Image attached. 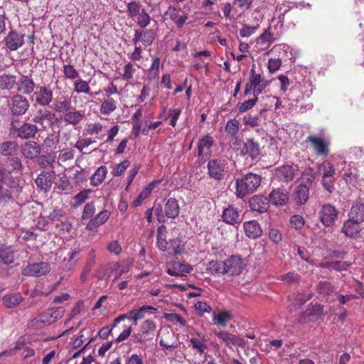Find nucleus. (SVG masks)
<instances>
[{"mask_svg":"<svg viewBox=\"0 0 364 364\" xmlns=\"http://www.w3.org/2000/svg\"><path fill=\"white\" fill-rule=\"evenodd\" d=\"M311 292L298 293L294 296V305L295 308H299L312 298Z\"/></svg>","mask_w":364,"mask_h":364,"instance_id":"bf43d9fd","label":"nucleus"},{"mask_svg":"<svg viewBox=\"0 0 364 364\" xmlns=\"http://www.w3.org/2000/svg\"><path fill=\"white\" fill-rule=\"evenodd\" d=\"M279 279L289 284H296L300 282V276L295 272H290L280 275Z\"/></svg>","mask_w":364,"mask_h":364,"instance_id":"13d9d810","label":"nucleus"},{"mask_svg":"<svg viewBox=\"0 0 364 364\" xmlns=\"http://www.w3.org/2000/svg\"><path fill=\"white\" fill-rule=\"evenodd\" d=\"M117 108V101L109 96H105L101 100L100 107V112L102 114L109 115L113 113Z\"/></svg>","mask_w":364,"mask_h":364,"instance_id":"c85d7f7f","label":"nucleus"},{"mask_svg":"<svg viewBox=\"0 0 364 364\" xmlns=\"http://www.w3.org/2000/svg\"><path fill=\"white\" fill-rule=\"evenodd\" d=\"M275 177L277 180L282 182H289L294 179L295 174V169L293 166L289 165H284L278 167L275 170Z\"/></svg>","mask_w":364,"mask_h":364,"instance_id":"4be33fe9","label":"nucleus"},{"mask_svg":"<svg viewBox=\"0 0 364 364\" xmlns=\"http://www.w3.org/2000/svg\"><path fill=\"white\" fill-rule=\"evenodd\" d=\"M262 181L261 176L249 173L242 178L235 181V194L238 198H243L247 194L257 191L260 186Z\"/></svg>","mask_w":364,"mask_h":364,"instance_id":"f257e3e1","label":"nucleus"},{"mask_svg":"<svg viewBox=\"0 0 364 364\" xmlns=\"http://www.w3.org/2000/svg\"><path fill=\"white\" fill-rule=\"evenodd\" d=\"M215 335L220 339L228 347L238 346H242L244 343L243 339L235 335L231 334L226 331H220L215 333Z\"/></svg>","mask_w":364,"mask_h":364,"instance_id":"a878e982","label":"nucleus"},{"mask_svg":"<svg viewBox=\"0 0 364 364\" xmlns=\"http://www.w3.org/2000/svg\"><path fill=\"white\" fill-rule=\"evenodd\" d=\"M127 9L129 15L132 18H135L137 15H139L143 10H144L141 8V6L136 1L129 2L127 4Z\"/></svg>","mask_w":364,"mask_h":364,"instance_id":"0e129e2a","label":"nucleus"},{"mask_svg":"<svg viewBox=\"0 0 364 364\" xmlns=\"http://www.w3.org/2000/svg\"><path fill=\"white\" fill-rule=\"evenodd\" d=\"M276 40L272 33L271 28L268 27L257 38V44L264 46L265 48H268L270 45Z\"/></svg>","mask_w":364,"mask_h":364,"instance_id":"09e8293b","label":"nucleus"},{"mask_svg":"<svg viewBox=\"0 0 364 364\" xmlns=\"http://www.w3.org/2000/svg\"><path fill=\"white\" fill-rule=\"evenodd\" d=\"M317 291L320 294L328 296L333 291L331 284L326 281H321L317 286Z\"/></svg>","mask_w":364,"mask_h":364,"instance_id":"774afa93","label":"nucleus"},{"mask_svg":"<svg viewBox=\"0 0 364 364\" xmlns=\"http://www.w3.org/2000/svg\"><path fill=\"white\" fill-rule=\"evenodd\" d=\"M360 223L350 218L344 222L341 228V232L348 237H355L360 231Z\"/></svg>","mask_w":364,"mask_h":364,"instance_id":"cd10ccee","label":"nucleus"},{"mask_svg":"<svg viewBox=\"0 0 364 364\" xmlns=\"http://www.w3.org/2000/svg\"><path fill=\"white\" fill-rule=\"evenodd\" d=\"M23 301V297L19 293L6 294L2 297L4 306L7 308H14L20 304Z\"/></svg>","mask_w":364,"mask_h":364,"instance_id":"79ce46f5","label":"nucleus"},{"mask_svg":"<svg viewBox=\"0 0 364 364\" xmlns=\"http://www.w3.org/2000/svg\"><path fill=\"white\" fill-rule=\"evenodd\" d=\"M16 82V78L14 75L9 74L0 75V89L10 90Z\"/></svg>","mask_w":364,"mask_h":364,"instance_id":"6e6d98bb","label":"nucleus"},{"mask_svg":"<svg viewBox=\"0 0 364 364\" xmlns=\"http://www.w3.org/2000/svg\"><path fill=\"white\" fill-rule=\"evenodd\" d=\"M268 199L274 205H284L289 200V194L284 188H276L269 193Z\"/></svg>","mask_w":364,"mask_h":364,"instance_id":"aec40b11","label":"nucleus"},{"mask_svg":"<svg viewBox=\"0 0 364 364\" xmlns=\"http://www.w3.org/2000/svg\"><path fill=\"white\" fill-rule=\"evenodd\" d=\"M9 106L14 115H22L28 110L29 102L25 97L16 95L11 98Z\"/></svg>","mask_w":364,"mask_h":364,"instance_id":"4468645a","label":"nucleus"},{"mask_svg":"<svg viewBox=\"0 0 364 364\" xmlns=\"http://www.w3.org/2000/svg\"><path fill=\"white\" fill-rule=\"evenodd\" d=\"M53 114L46 109H39L36 113L33 122L43 127L50 126L52 124Z\"/></svg>","mask_w":364,"mask_h":364,"instance_id":"2f4dec72","label":"nucleus"},{"mask_svg":"<svg viewBox=\"0 0 364 364\" xmlns=\"http://www.w3.org/2000/svg\"><path fill=\"white\" fill-rule=\"evenodd\" d=\"M161 336L159 341L161 346L166 349L176 348L180 345L178 336L175 334L173 331L170 327L164 328L161 331Z\"/></svg>","mask_w":364,"mask_h":364,"instance_id":"1a4fd4ad","label":"nucleus"},{"mask_svg":"<svg viewBox=\"0 0 364 364\" xmlns=\"http://www.w3.org/2000/svg\"><path fill=\"white\" fill-rule=\"evenodd\" d=\"M224 267H225V274L235 276L242 272L245 267V264L240 257L233 255L224 261Z\"/></svg>","mask_w":364,"mask_h":364,"instance_id":"9d476101","label":"nucleus"},{"mask_svg":"<svg viewBox=\"0 0 364 364\" xmlns=\"http://www.w3.org/2000/svg\"><path fill=\"white\" fill-rule=\"evenodd\" d=\"M59 142V136L54 134H48L43 140V146L47 149H55Z\"/></svg>","mask_w":364,"mask_h":364,"instance_id":"e2e57ef3","label":"nucleus"},{"mask_svg":"<svg viewBox=\"0 0 364 364\" xmlns=\"http://www.w3.org/2000/svg\"><path fill=\"white\" fill-rule=\"evenodd\" d=\"M110 213L107 210H103L87 224L86 229L93 230L104 224L109 218Z\"/></svg>","mask_w":364,"mask_h":364,"instance_id":"c9c22d12","label":"nucleus"},{"mask_svg":"<svg viewBox=\"0 0 364 364\" xmlns=\"http://www.w3.org/2000/svg\"><path fill=\"white\" fill-rule=\"evenodd\" d=\"M318 267L336 271H343L346 270L350 267V263L341 261L326 262L321 263Z\"/></svg>","mask_w":364,"mask_h":364,"instance_id":"8fccbe9b","label":"nucleus"},{"mask_svg":"<svg viewBox=\"0 0 364 364\" xmlns=\"http://www.w3.org/2000/svg\"><path fill=\"white\" fill-rule=\"evenodd\" d=\"M53 107L57 112L66 113L73 108L71 99L70 97L63 96L55 100Z\"/></svg>","mask_w":364,"mask_h":364,"instance_id":"4c0bfd02","label":"nucleus"},{"mask_svg":"<svg viewBox=\"0 0 364 364\" xmlns=\"http://www.w3.org/2000/svg\"><path fill=\"white\" fill-rule=\"evenodd\" d=\"M225 267H224V261L218 262L215 260L210 261L207 267V270L212 274H225Z\"/></svg>","mask_w":364,"mask_h":364,"instance_id":"5fc2aeb1","label":"nucleus"},{"mask_svg":"<svg viewBox=\"0 0 364 364\" xmlns=\"http://www.w3.org/2000/svg\"><path fill=\"white\" fill-rule=\"evenodd\" d=\"M73 90L77 94L85 93L88 94L91 97H94L96 95H98L100 92L95 93L90 92V87L86 80L78 77L73 82Z\"/></svg>","mask_w":364,"mask_h":364,"instance_id":"e433bc0d","label":"nucleus"},{"mask_svg":"<svg viewBox=\"0 0 364 364\" xmlns=\"http://www.w3.org/2000/svg\"><path fill=\"white\" fill-rule=\"evenodd\" d=\"M306 141L310 144L317 156L326 157L329 154L330 141L325 137L316 135H309Z\"/></svg>","mask_w":364,"mask_h":364,"instance_id":"423d86ee","label":"nucleus"},{"mask_svg":"<svg viewBox=\"0 0 364 364\" xmlns=\"http://www.w3.org/2000/svg\"><path fill=\"white\" fill-rule=\"evenodd\" d=\"M262 72L257 73L255 65L252 66L250 76L244 90V95H247L252 92L254 96H257L263 92L269 85V82L262 75Z\"/></svg>","mask_w":364,"mask_h":364,"instance_id":"7ed1b4c3","label":"nucleus"},{"mask_svg":"<svg viewBox=\"0 0 364 364\" xmlns=\"http://www.w3.org/2000/svg\"><path fill=\"white\" fill-rule=\"evenodd\" d=\"M50 270V265L47 262H39V263H33L26 266L23 269L21 273L24 276L28 277H41L47 273H48Z\"/></svg>","mask_w":364,"mask_h":364,"instance_id":"9b49d317","label":"nucleus"},{"mask_svg":"<svg viewBox=\"0 0 364 364\" xmlns=\"http://www.w3.org/2000/svg\"><path fill=\"white\" fill-rule=\"evenodd\" d=\"M318 173L321 176V184L328 192L332 193L335 190L334 182L336 181V169L334 166L328 161H325L318 167Z\"/></svg>","mask_w":364,"mask_h":364,"instance_id":"39448f33","label":"nucleus"},{"mask_svg":"<svg viewBox=\"0 0 364 364\" xmlns=\"http://www.w3.org/2000/svg\"><path fill=\"white\" fill-rule=\"evenodd\" d=\"M240 122L236 119H229L225 126V132L230 136L235 137L240 130Z\"/></svg>","mask_w":364,"mask_h":364,"instance_id":"864d4df0","label":"nucleus"},{"mask_svg":"<svg viewBox=\"0 0 364 364\" xmlns=\"http://www.w3.org/2000/svg\"><path fill=\"white\" fill-rule=\"evenodd\" d=\"M260 147L259 144L254 139H247L240 149L242 156H247L251 159H255L260 155Z\"/></svg>","mask_w":364,"mask_h":364,"instance_id":"f3484780","label":"nucleus"},{"mask_svg":"<svg viewBox=\"0 0 364 364\" xmlns=\"http://www.w3.org/2000/svg\"><path fill=\"white\" fill-rule=\"evenodd\" d=\"M18 151V145L16 141H4L0 143V154L4 156L16 155Z\"/></svg>","mask_w":364,"mask_h":364,"instance_id":"58836bf2","label":"nucleus"},{"mask_svg":"<svg viewBox=\"0 0 364 364\" xmlns=\"http://www.w3.org/2000/svg\"><path fill=\"white\" fill-rule=\"evenodd\" d=\"M84 113L82 111H77L75 109H70L66 113H65L63 120L71 124L73 126H75L78 124L81 120L83 119Z\"/></svg>","mask_w":364,"mask_h":364,"instance_id":"a19ab883","label":"nucleus"},{"mask_svg":"<svg viewBox=\"0 0 364 364\" xmlns=\"http://www.w3.org/2000/svg\"><path fill=\"white\" fill-rule=\"evenodd\" d=\"M64 314L65 309L63 306L50 308L33 318L29 323V326L36 329L42 328L55 322Z\"/></svg>","mask_w":364,"mask_h":364,"instance_id":"f03ea898","label":"nucleus"},{"mask_svg":"<svg viewBox=\"0 0 364 364\" xmlns=\"http://www.w3.org/2000/svg\"><path fill=\"white\" fill-rule=\"evenodd\" d=\"M167 230L164 225L159 226L157 229V246L163 252L168 249V242L166 241Z\"/></svg>","mask_w":364,"mask_h":364,"instance_id":"de8ad7c7","label":"nucleus"},{"mask_svg":"<svg viewBox=\"0 0 364 364\" xmlns=\"http://www.w3.org/2000/svg\"><path fill=\"white\" fill-rule=\"evenodd\" d=\"M309 197V188L307 185L300 184L297 186L292 193V198L297 205H304Z\"/></svg>","mask_w":364,"mask_h":364,"instance_id":"5701e85b","label":"nucleus"},{"mask_svg":"<svg viewBox=\"0 0 364 364\" xmlns=\"http://www.w3.org/2000/svg\"><path fill=\"white\" fill-rule=\"evenodd\" d=\"M38 132L36 125L31 123H24L17 129V136L23 139L33 138Z\"/></svg>","mask_w":364,"mask_h":364,"instance_id":"72a5a7b5","label":"nucleus"},{"mask_svg":"<svg viewBox=\"0 0 364 364\" xmlns=\"http://www.w3.org/2000/svg\"><path fill=\"white\" fill-rule=\"evenodd\" d=\"M156 330V323L154 321L145 320L140 325L139 331L133 333L131 341L134 344L146 346L147 342L154 338Z\"/></svg>","mask_w":364,"mask_h":364,"instance_id":"20e7f679","label":"nucleus"},{"mask_svg":"<svg viewBox=\"0 0 364 364\" xmlns=\"http://www.w3.org/2000/svg\"><path fill=\"white\" fill-rule=\"evenodd\" d=\"M227 168L228 163L225 159H211L208 163L209 176L217 181H220L224 178Z\"/></svg>","mask_w":364,"mask_h":364,"instance_id":"0eeeda50","label":"nucleus"},{"mask_svg":"<svg viewBox=\"0 0 364 364\" xmlns=\"http://www.w3.org/2000/svg\"><path fill=\"white\" fill-rule=\"evenodd\" d=\"M157 309L151 306L144 305L139 308L134 309L129 311V320L134 324L138 323V321L144 318L146 314H153Z\"/></svg>","mask_w":364,"mask_h":364,"instance_id":"6ab92c4d","label":"nucleus"},{"mask_svg":"<svg viewBox=\"0 0 364 364\" xmlns=\"http://www.w3.org/2000/svg\"><path fill=\"white\" fill-rule=\"evenodd\" d=\"M232 318L231 314L228 311H220L218 314H214L213 316V321L215 324L225 327L228 321Z\"/></svg>","mask_w":364,"mask_h":364,"instance_id":"3c124183","label":"nucleus"},{"mask_svg":"<svg viewBox=\"0 0 364 364\" xmlns=\"http://www.w3.org/2000/svg\"><path fill=\"white\" fill-rule=\"evenodd\" d=\"M15 257L14 251L11 247L0 244V262L4 264H10L14 262Z\"/></svg>","mask_w":364,"mask_h":364,"instance_id":"ea45409f","label":"nucleus"},{"mask_svg":"<svg viewBox=\"0 0 364 364\" xmlns=\"http://www.w3.org/2000/svg\"><path fill=\"white\" fill-rule=\"evenodd\" d=\"M129 166V161L128 160H124L119 164H114L112 166L111 173L114 176H120L125 172Z\"/></svg>","mask_w":364,"mask_h":364,"instance_id":"052dcab7","label":"nucleus"},{"mask_svg":"<svg viewBox=\"0 0 364 364\" xmlns=\"http://www.w3.org/2000/svg\"><path fill=\"white\" fill-rule=\"evenodd\" d=\"M36 183L38 188L45 191H48L52 186L50 174L48 172L40 173L36 179Z\"/></svg>","mask_w":364,"mask_h":364,"instance_id":"a18cd8bd","label":"nucleus"},{"mask_svg":"<svg viewBox=\"0 0 364 364\" xmlns=\"http://www.w3.org/2000/svg\"><path fill=\"white\" fill-rule=\"evenodd\" d=\"M63 72L66 79L75 80L80 76L79 72L70 64L63 65Z\"/></svg>","mask_w":364,"mask_h":364,"instance_id":"4d7b16f0","label":"nucleus"},{"mask_svg":"<svg viewBox=\"0 0 364 364\" xmlns=\"http://www.w3.org/2000/svg\"><path fill=\"white\" fill-rule=\"evenodd\" d=\"M349 218L358 223L364 221V204L356 203L353 205L348 213Z\"/></svg>","mask_w":364,"mask_h":364,"instance_id":"c03bdc74","label":"nucleus"},{"mask_svg":"<svg viewBox=\"0 0 364 364\" xmlns=\"http://www.w3.org/2000/svg\"><path fill=\"white\" fill-rule=\"evenodd\" d=\"M33 95L36 102L41 106L49 105L53 99V90L45 85L37 87Z\"/></svg>","mask_w":364,"mask_h":364,"instance_id":"ddd939ff","label":"nucleus"},{"mask_svg":"<svg viewBox=\"0 0 364 364\" xmlns=\"http://www.w3.org/2000/svg\"><path fill=\"white\" fill-rule=\"evenodd\" d=\"M41 146L34 141H27L21 146V153L26 159H36L41 154Z\"/></svg>","mask_w":364,"mask_h":364,"instance_id":"412c9836","label":"nucleus"},{"mask_svg":"<svg viewBox=\"0 0 364 364\" xmlns=\"http://www.w3.org/2000/svg\"><path fill=\"white\" fill-rule=\"evenodd\" d=\"M338 215V211L335 206L329 203L323 205L318 212L321 223L325 227L333 226Z\"/></svg>","mask_w":364,"mask_h":364,"instance_id":"6e6552de","label":"nucleus"},{"mask_svg":"<svg viewBox=\"0 0 364 364\" xmlns=\"http://www.w3.org/2000/svg\"><path fill=\"white\" fill-rule=\"evenodd\" d=\"M165 215L171 219L177 218L180 213V207L178 200L176 198H168L164 204Z\"/></svg>","mask_w":364,"mask_h":364,"instance_id":"c756f323","label":"nucleus"},{"mask_svg":"<svg viewBox=\"0 0 364 364\" xmlns=\"http://www.w3.org/2000/svg\"><path fill=\"white\" fill-rule=\"evenodd\" d=\"M154 188V183H149L138 196V197L133 201L132 206H140L142 202L147 198L151 193Z\"/></svg>","mask_w":364,"mask_h":364,"instance_id":"603ef678","label":"nucleus"},{"mask_svg":"<svg viewBox=\"0 0 364 364\" xmlns=\"http://www.w3.org/2000/svg\"><path fill=\"white\" fill-rule=\"evenodd\" d=\"M196 335L197 337L191 338L189 342L191 343L192 348L200 355H202L208 349L206 339L200 333L196 332Z\"/></svg>","mask_w":364,"mask_h":364,"instance_id":"7c9ffc66","label":"nucleus"},{"mask_svg":"<svg viewBox=\"0 0 364 364\" xmlns=\"http://www.w3.org/2000/svg\"><path fill=\"white\" fill-rule=\"evenodd\" d=\"M141 28H146L151 21V17L145 10H143L139 15L133 18Z\"/></svg>","mask_w":364,"mask_h":364,"instance_id":"680f3d73","label":"nucleus"},{"mask_svg":"<svg viewBox=\"0 0 364 364\" xmlns=\"http://www.w3.org/2000/svg\"><path fill=\"white\" fill-rule=\"evenodd\" d=\"M170 248L173 250V254L174 255H181L185 249L184 245L179 238H175L170 241Z\"/></svg>","mask_w":364,"mask_h":364,"instance_id":"69168bd1","label":"nucleus"},{"mask_svg":"<svg viewBox=\"0 0 364 364\" xmlns=\"http://www.w3.org/2000/svg\"><path fill=\"white\" fill-rule=\"evenodd\" d=\"M249 205L253 211L265 213L269 207V201L264 196L255 195L250 199Z\"/></svg>","mask_w":364,"mask_h":364,"instance_id":"dca6fc26","label":"nucleus"},{"mask_svg":"<svg viewBox=\"0 0 364 364\" xmlns=\"http://www.w3.org/2000/svg\"><path fill=\"white\" fill-rule=\"evenodd\" d=\"M181 11L179 9L175 6H169L167 11L164 14V18H170L174 23L177 26L178 28H182L186 21L188 18V16L187 14L182 12L181 14Z\"/></svg>","mask_w":364,"mask_h":364,"instance_id":"2eb2a0df","label":"nucleus"},{"mask_svg":"<svg viewBox=\"0 0 364 364\" xmlns=\"http://www.w3.org/2000/svg\"><path fill=\"white\" fill-rule=\"evenodd\" d=\"M107 174V168L105 166H101L90 178V185L92 186H97L101 184L105 180Z\"/></svg>","mask_w":364,"mask_h":364,"instance_id":"49530a36","label":"nucleus"},{"mask_svg":"<svg viewBox=\"0 0 364 364\" xmlns=\"http://www.w3.org/2000/svg\"><path fill=\"white\" fill-rule=\"evenodd\" d=\"M192 270L193 267L190 264L174 262L166 272L171 276L179 277L182 276L183 273H190Z\"/></svg>","mask_w":364,"mask_h":364,"instance_id":"f704fd0d","label":"nucleus"},{"mask_svg":"<svg viewBox=\"0 0 364 364\" xmlns=\"http://www.w3.org/2000/svg\"><path fill=\"white\" fill-rule=\"evenodd\" d=\"M213 143V138L210 135H206L200 139L198 142V156L202 157L205 152L210 150Z\"/></svg>","mask_w":364,"mask_h":364,"instance_id":"37998d69","label":"nucleus"},{"mask_svg":"<svg viewBox=\"0 0 364 364\" xmlns=\"http://www.w3.org/2000/svg\"><path fill=\"white\" fill-rule=\"evenodd\" d=\"M18 90L25 95L31 94L35 88L33 80L27 75H22L17 81Z\"/></svg>","mask_w":364,"mask_h":364,"instance_id":"473e14b6","label":"nucleus"},{"mask_svg":"<svg viewBox=\"0 0 364 364\" xmlns=\"http://www.w3.org/2000/svg\"><path fill=\"white\" fill-rule=\"evenodd\" d=\"M155 38V33L152 29L135 30L132 38V43L134 46L141 43L144 47L151 46Z\"/></svg>","mask_w":364,"mask_h":364,"instance_id":"f8f14e48","label":"nucleus"},{"mask_svg":"<svg viewBox=\"0 0 364 364\" xmlns=\"http://www.w3.org/2000/svg\"><path fill=\"white\" fill-rule=\"evenodd\" d=\"M5 42L6 48L10 51L16 50L21 48L24 43L23 36L16 31H11L6 37Z\"/></svg>","mask_w":364,"mask_h":364,"instance_id":"a211bd4d","label":"nucleus"},{"mask_svg":"<svg viewBox=\"0 0 364 364\" xmlns=\"http://www.w3.org/2000/svg\"><path fill=\"white\" fill-rule=\"evenodd\" d=\"M8 166L11 167V168L10 171H19L22 169V164L20 160V159L17 156H12L11 157L9 158L7 160Z\"/></svg>","mask_w":364,"mask_h":364,"instance_id":"338daca9","label":"nucleus"},{"mask_svg":"<svg viewBox=\"0 0 364 364\" xmlns=\"http://www.w3.org/2000/svg\"><path fill=\"white\" fill-rule=\"evenodd\" d=\"M245 235L251 239H257L262 234L259 223L255 220L247 221L243 225Z\"/></svg>","mask_w":364,"mask_h":364,"instance_id":"b1692460","label":"nucleus"},{"mask_svg":"<svg viewBox=\"0 0 364 364\" xmlns=\"http://www.w3.org/2000/svg\"><path fill=\"white\" fill-rule=\"evenodd\" d=\"M323 314V306L315 304L309 308L300 317L299 321L303 323L314 321Z\"/></svg>","mask_w":364,"mask_h":364,"instance_id":"393cba45","label":"nucleus"},{"mask_svg":"<svg viewBox=\"0 0 364 364\" xmlns=\"http://www.w3.org/2000/svg\"><path fill=\"white\" fill-rule=\"evenodd\" d=\"M223 220L229 225H234L240 222V214L237 209L232 205H228L223 210L222 214Z\"/></svg>","mask_w":364,"mask_h":364,"instance_id":"bb28decb","label":"nucleus"}]
</instances>
